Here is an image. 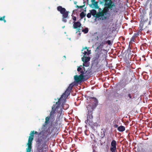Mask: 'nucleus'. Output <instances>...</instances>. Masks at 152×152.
<instances>
[{
	"mask_svg": "<svg viewBox=\"0 0 152 152\" xmlns=\"http://www.w3.org/2000/svg\"><path fill=\"white\" fill-rule=\"evenodd\" d=\"M62 96L58 100L57 102H56L55 104H54L52 107V111L50 114V116H48L45 118V124H44L43 126L44 127H46V126L49 124L50 122V117L51 115H52L53 114L55 113H56V111L57 113L60 114L59 116H60L62 114V109L66 110L69 107L68 104L62 103L61 104V105L60 106L62 103V100H64L65 101V100L66 98H65L64 96H63L62 98Z\"/></svg>",
	"mask_w": 152,
	"mask_h": 152,
	"instance_id": "f257e3e1",
	"label": "nucleus"
},
{
	"mask_svg": "<svg viewBox=\"0 0 152 152\" xmlns=\"http://www.w3.org/2000/svg\"><path fill=\"white\" fill-rule=\"evenodd\" d=\"M54 129V128H53L51 131H50L49 127L46 130L43 132L42 137L39 138L37 142V152H43V150L45 148H46L47 145L46 143L49 141L50 139L49 136Z\"/></svg>",
	"mask_w": 152,
	"mask_h": 152,
	"instance_id": "f03ea898",
	"label": "nucleus"
},
{
	"mask_svg": "<svg viewBox=\"0 0 152 152\" xmlns=\"http://www.w3.org/2000/svg\"><path fill=\"white\" fill-rule=\"evenodd\" d=\"M106 44H108L109 45L111 44L110 40H108L105 41L103 40L100 43H97L96 44H98V46L97 47L95 51L96 52L95 57L94 58V60L97 64L101 60H103L104 58V55L102 53V51H104V49H102V48Z\"/></svg>",
	"mask_w": 152,
	"mask_h": 152,
	"instance_id": "7ed1b4c3",
	"label": "nucleus"
},
{
	"mask_svg": "<svg viewBox=\"0 0 152 152\" xmlns=\"http://www.w3.org/2000/svg\"><path fill=\"white\" fill-rule=\"evenodd\" d=\"M102 2L104 3V7L103 11L107 13L109 10H112L115 7V5L113 0H102Z\"/></svg>",
	"mask_w": 152,
	"mask_h": 152,
	"instance_id": "20e7f679",
	"label": "nucleus"
},
{
	"mask_svg": "<svg viewBox=\"0 0 152 152\" xmlns=\"http://www.w3.org/2000/svg\"><path fill=\"white\" fill-rule=\"evenodd\" d=\"M91 15L94 17H96L97 18H99L100 17H101L100 18V19L104 20L107 19V17L104 16V15H106L107 13L106 12H104L103 11V10L101 12H99L98 13H97L96 11L95 10H92L91 11Z\"/></svg>",
	"mask_w": 152,
	"mask_h": 152,
	"instance_id": "39448f33",
	"label": "nucleus"
},
{
	"mask_svg": "<svg viewBox=\"0 0 152 152\" xmlns=\"http://www.w3.org/2000/svg\"><path fill=\"white\" fill-rule=\"evenodd\" d=\"M57 10L61 14H62V21L64 23L66 22L67 20L66 18L68 17L69 12L66 11L64 8H63L61 6L58 7Z\"/></svg>",
	"mask_w": 152,
	"mask_h": 152,
	"instance_id": "423d86ee",
	"label": "nucleus"
},
{
	"mask_svg": "<svg viewBox=\"0 0 152 152\" xmlns=\"http://www.w3.org/2000/svg\"><path fill=\"white\" fill-rule=\"evenodd\" d=\"M74 78L75 81L78 83L80 81H86L89 78V77H88L87 75L83 76L80 75H75Z\"/></svg>",
	"mask_w": 152,
	"mask_h": 152,
	"instance_id": "0eeeda50",
	"label": "nucleus"
},
{
	"mask_svg": "<svg viewBox=\"0 0 152 152\" xmlns=\"http://www.w3.org/2000/svg\"><path fill=\"white\" fill-rule=\"evenodd\" d=\"M75 85L74 83H72L70 84L67 88L66 89L65 92L62 95V98L63 96H64L65 98H67L68 96L70 94L71 90L72 89V87Z\"/></svg>",
	"mask_w": 152,
	"mask_h": 152,
	"instance_id": "6e6552de",
	"label": "nucleus"
},
{
	"mask_svg": "<svg viewBox=\"0 0 152 152\" xmlns=\"http://www.w3.org/2000/svg\"><path fill=\"white\" fill-rule=\"evenodd\" d=\"M92 111H88L87 115V120H86L85 123L86 124H88L89 125H92L93 116Z\"/></svg>",
	"mask_w": 152,
	"mask_h": 152,
	"instance_id": "1a4fd4ad",
	"label": "nucleus"
},
{
	"mask_svg": "<svg viewBox=\"0 0 152 152\" xmlns=\"http://www.w3.org/2000/svg\"><path fill=\"white\" fill-rule=\"evenodd\" d=\"M85 66H83H83L80 65L78 67L77 69V71L80 74V75L83 76H84L85 75H84L86 74L87 72V71H86Z\"/></svg>",
	"mask_w": 152,
	"mask_h": 152,
	"instance_id": "9d476101",
	"label": "nucleus"
},
{
	"mask_svg": "<svg viewBox=\"0 0 152 152\" xmlns=\"http://www.w3.org/2000/svg\"><path fill=\"white\" fill-rule=\"evenodd\" d=\"M33 140V137H30L28 138L27 143L28 147L26 149V152H31L32 148V142Z\"/></svg>",
	"mask_w": 152,
	"mask_h": 152,
	"instance_id": "9b49d317",
	"label": "nucleus"
},
{
	"mask_svg": "<svg viewBox=\"0 0 152 152\" xmlns=\"http://www.w3.org/2000/svg\"><path fill=\"white\" fill-rule=\"evenodd\" d=\"M90 60V58L89 57H86L85 56H83V57L82 58V60L83 62V66H88L89 64L88 63V62Z\"/></svg>",
	"mask_w": 152,
	"mask_h": 152,
	"instance_id": "f8f14e48",
	"label": "nucleus"
},
{
	"mask_svg": "<svg viewBox=\"0 0 152 152\" xmlns=\"http://www.w3.org/2000/svg\"><path fill=\"white\" fill-rule=\"evenodd\" d=\"M82 53L84 54V56H86V55H89L91 54V50H89L87 47L83 48V49L81 50Z\"/></svg>",
	"mask_w": 152,
	"mask_h": 152,
	"instance_id": "ddd939ff",
	"label": "nucleus"
},
{
	"mask_svg": "<svg viewBox=\"0 0 152 152\" xmlns=\"http://www.w3.org/2000/svg\"><path fill=\"white\" fill-rule=\"evenodd\" d=\"M73 28L74 29L77 28L78 29V31L80 32L79 30H80V29L79 28H80L81 25L80 22L79 21L77 22L74 21L73 22Z\"/></svg>",
	"mask_w": 152,
	"mask_h": 152,
	"instance_id": "4468645a",
	"label": "nucleus"
},
{
	"mask_svg": "<svg viewBox=\"0 0 152 152\" xmlns=\"http://www.w3.org/2000/svg\"><path fill=\"white\" fill-rule=\"evenodd\" d=\"M111 145V147H110V150H116V142L115 140L112 141Z\"/></svg>",
	"mask_w": 152,
	"mask_h": 152,
	"instance_id": "2eb2a0df",
	"label": "nucleus"
},
{
	"mask_svg": "<svg viewBox=\"0 0 152 152\" xmlns=\"http://www.w3.org/2000/svg\"><path fill=\"white\" fill-rule=\"evenodd\" d=\"M95 0H91V1L92 2V4H90V6L91 7L92 5L94 6V7L95 9H98L99 8V7L98 6V2L95 1Z\"/></svg>",
	"mask_w": 152,
	"mask_h": 152,
	"instance_id": "dca6fc26",
	"label": "nucleus"
},
{
	"mask_svg": "<svg viewBox=\"0 0 152 152\" xmlns=\"http://www.w3.org/2000/svg\"><path fill=\"white\" fill-rule=\"evenodd\" d=\"M107 35V33L106 32L104 33H102L99 35V38L101 39L102 41L104 39H107L108 37H106V36Z\"/></svg>",
	"mask_w": 152,
	"mask_h": 152,
	"instance_id": "f3484780",
	"label": "nucleus"
},
{
	"mask_svg": "<svg viewBox=\"0 0 152 152\" xmlns=\"http://www.w3.org/2000/svg\"><path fill=\"white\" fill-rule=\"evenodd\" d=\"M34 134H38V132L37 131L34 132V131H31L30 134V136H29V138L31 137H33V140H34Z\"/></svg>",
	"mask_w": 152,
	"mask_h": 152,
	"instance_id": "a211bd4d",
	"label": "nucleus"
},
{
	"mask_svg": "<svg viewBox=\"0 0 152 152\" xmlns=\"http://www.w3.org/2000/svg\"><path fill=\"white\" fill-rule=\"evenodd\" d=\"M144 22L142 21V22H141L140 25H139V28H140V29L139 30V31H141L142 30H143L144 29H145V28H144L143 26H144Z\"/></svg>",
	"mask_w": 152,
	"mask_h": 152,
	"instance_id": "6ab92c4d",
	"label": "nucleus"
},
{
	"mask_svg": "<svg viewBox=\"0 0 152 152\" xmlns=\"http://www.w3.org/2000/svg\"><path fill=\"white\" fill-rule=\"evenodd\" d=\"M118 129L119 132H122L124 131L125 130V127L123 126H119L118 128Z\"/></svg>",
	"mask_w": 152,
	"mask_h": 152,
	"instance_id": "aec40b11",
	"label": "nucleus"
},
{
	"mask_svg": "<svg viewBox=\"0 0 152 152\" xmlns=\"http://www.w3.org/2000/svg\"><path fill=\"white\" fill-rule=\"evenodd\" d=\"M86 15V14H85L83 12H82L80 14V15L81 19H83L84 17H85Z\"/></svg>",
	"mask_w": 152,
	"mask_h": 152,
	"instance_id": "412c9836",
	"label": "nucleus"
},
{
	"mask_svg": "<svg viewBox=\"0 0 152 152\" xmlns=\"http://www.w3.org/2000/svg\"><path fill=\"white\" fill-rule=\"evenodd\" d=\"M90 99H93L94 100V102H95V104H97L98 103V100L97 99L94 97H91L90 98Z\"/></svg>",
	"mask_w": 152,
	"mask_h": 152,
	"instance_id": "4be33fe9",
	"label": "nucleus"
},
{
	"mask_svg": "<svg viewBox=\"0 0 152 152\" xmlns=\"http://www.w3.org/2000/svg\"><path fill=\"white\" fill-rule=\"evenodd\" d=\"M119 10V9L117 8L116 7H114L113 9V11L115 13H117Z\"/></svg>",
	"mask_w": 152,
	"mask_h": 152,
	"instance_id": "5701e85b",
	"label": "nucleus"
},
{
	"mask_svg": "<svg viewBox=\"0 0 152 152\" xmlns=\"http://www.w3.org/2000/svg\"><path fill=\"white\" fill-rule=\"evenodd\" d=\"M88 31V28H86L82 30V31L85 34L87 33Z\"/></svg>",
	"mask_w": 152,
	"mask_h": 152,
	"instance_id": "b1692460",
	"label": "nucleus"
},
{
	"mask_svg": "<svg viewBox=\"0 0 152 152\" xmlns=\"http://www.w3.org/2000/svg\"><path fill=\"white\" fill-rule=\"evenodd\" d=\"M5 17V16H4L2 17H0V21L3 20L4 23L6 22V20L4 19Z\"/></svg>",
	"mask_w": 152,
	"mask_h": 152,
	"instance_id": "393cba45",
	"label": "nucleus"
},
{
	"mask_svg": "<svg viewBox=\"0 0 152 152\" xmlns=\"http://www.w3.org/2000/svg\"><path fill=\"white\" fill-rule=\"evenodd\" d=\"M142 16L143 18L144 17V16H145V15L146 14V12L145 10H142Z\"/></svg>",
	"mask_w": 152,
	"mask_h": 152,
	"instance_id": "a878e982",
	"label": "nucleus"
},
{
	"mask_svg": "<svg viewBox=\"0 0 152 152\" xmlns=\"http://www.w3.org/2000/svg\"><path fill=\"white\" fill-rule=\"evenodd\" d=\"M141 32V31H139L138 32L136 33H135L134 34V37H137L139 35L140 32Z\"/></svg>",
	"mask_w": 152,
	"mask_h": 152,
	"instance_id": "bb28decb",
	"label": "nucleus"
},
{
	"mask_svg": "<svg viewBox=\"0 0 152 152\" xmlns=\"http://www.w3.org/2000/svg\"><path fill=\"white\" fill-rule=\"evenodd\" d=\"M85 4H84L83 6H78V5H77L76 6V7L77 8H82L83 7H85Z\"/></svg>",
	"mask_w": 152,
	"mask_h": 152,
	"instance_id": "cd10ccee",
	"label": "nucleus"
},
{
	"mask_svg": "<svg viewBox=\"0 0 152 152\" xmlns=\"http://www.w3.org/2000/svg\"><path fill=\"white\" fill-rule=\"evenodd\" d=\"M91 13H88L87 14V17L88 18H90L91 17Z\"/></svg>",
	"mask_w": 152,
	"mask_h": 152,
	"instance_id": "c85d7f7f",
	"label": "nucleus"
},
{
	"mask_svg": "<svg viewBox=\"0 0 152 152\" xmlns=\"http://www.w3.org/2000/svg\"><path fill=\"white\" fill-rule=\"evenodd\" d=\"M72 19L73 20H74V21H75L76 20L77 18L75 16H72Z\"/></svg>",
	"mask_w": 152,
	"mask_h": 152,
	"instance_id": "c756f323",
	"label": "nucleus"
},
{
	"mask_svg": "<svg viewBox=\"0 0 152 152\" xmlns=\"http://www.w3.org/2000/svg\"><path fill=\"white\" fill-rule=\"evenodd\" d=\"M152 31V30H148L146 33L147 34H151V32Z\"/></svg>",
	"mask_w": 152,
	"mask_h": 152,
	"instance_id": "7c9ffc66",
	"label": "nucleus"
},
{
	"mask_svg": "<svg viewBox=\"0 0 152 152\" xmlns=\"http://www.w3.org/2000/svg\"><path fill=\"white\" fill-rule=\"evenodd\" d=\"M128 97H129V98L130 99H132V96H131V94H128Z\"/></svg>",
	"mask_w": 152,
	"mask_h": 152,
	"instance_id": "2f4dec72",
	"label": "nucleus"
},
{
	"mask_svg": "<svg viewBox=\"0 0 152 152\" xmlns=\"http://www.w3.org/2000/svg\"><path fill=\"white\" fill-rule=\"evenodd\" d=\"M130 50H131V48L130 47V44H129V47H128V50H129V51H130Z\"/></svg>",
	"mask_w": 152,
	"mask_h": 152,
	"instance_id": "473e14b6",
	"label": "nucleus"
},
{
	"mask_svg": "<svg viewBox=\"0 0 152 152\" xmlns=\"http://www.w3.org/2000/svg\"><path fill=\"white\" fill-rule=\"evenodd\" d=\"M93 140L94 141V142H95V143H96L97 142V141H96V139H95V138Z\"/></svg>",
	"mask_w": 152,
	"mask_h": 152,
	"instance_id": "72a5a7b5",
	"label": "nucleus"
},
{
	"mask_svg": "<svg viewBox=\"0 0 152 152\" xmlns=\"http://www.w3.org/2000/svg\"><path fill=\"white\" fill-rule=\"evenodd\" d=\"M111 152H115L116 150H110Z\"/></svg>",
	"mask_w": 152,
	"mask_h": 152,
	"instance_id": "f704fd0d",
	"label": "nucleus"
},
{
	"mask_svg": "<svg viewBox=\"0 0 152 152\" xmlns=\"http://www.w3.org/2000/svg\"><path fill=\"white\" fill-rule=\"evenodd\" d=\"M93 152H96V151L95 150L94 148H93Z\"/></svg>",
	"mask_w": 152,
	"mask_h": 152,
	"instance_id": "c9c22d12",
	"label": "nucleus"
},
{
	"mask_svg": "<svg viewBox=\"0 0 152 152\" xmlns=\"http://www.w3.org/2000/svg\"><path fill=\"white\" fill-rule=\"evenodd\" d=\"M96 39H99V37L98 36H97V37L96 38Z\"/></svg>",
	"mask_w": 152,
	"mask_h": 152,
	"instance_id": "e433bc0d",
	"label": "nucleus"
},
{
	"mask_svg": "<svg viewBox=\"0 0 152 152\" xmlns=\"http://www.w3.org/2000/svg\"><path fill=\"white\" fill-rule=\"evenodd\" d=\"M104 135L103 137H101V139H102L103 138V137H104Z\"/></svg>",
	"mask_w": 152,
	"mask_h": 152,
	"instance_id": "4c0bfd02",
	"label": "nucleus"
},
{
	"mask_svg": "<svg viewBox=\"0 0 152 152\" xmlns=\"http://www.w3.org/2000/svg\"><path fill=\"white\" fill-rule=\"evenodd\" d=\"M57 125H55V126H56Z\"/></svg>",
	"mask_w": 152,
	"mask_h": 152,
	"instance_id": "58836bf2",
	"label": "nucleus"
},
{
	"mask_svg": "<svg viewBox=\"0 0 152 152\" xmlns=\"http://www.w3.org/2000/svg\"><path fill=\"white\" fill-rule=\"evenodd\" d=\"M64 57L66 58L65 56H64Z\"/></svg>",
	"mask_w": 152,
	"mask_h": 152,
	"instance_id": "ea45409f",
	"label": "nucleus"
},
{
	"mask_svg": "<svg viewBox=\"0 0 152 152\" xmlns=\"http://www.w3.org/2000/svg\"><path fill=\"white\" fill-rule=\"evenodd\" d=\"M116 127H117L118 125H116Z\"/></svg>",
	"mask_w": 152,
	"mask_h": 152,
	"instance_id": "a19ab883",
	"label": "nucleus"
},
{
	"mask_svg": "<svg viewBox=\"0 0 152 152\" xmlns=\"http://www.w3.org/2000/svg\"><path fill=\"white\" fill-rule=\"evenodd\" d=\"M91 138L92 139V137H91Z\"/></svg>",
	"mask_w": 152,
	"mask_h": 152,
	"instance_id": "79ce46f5",
	"label": "nucleus"
},
{
	"mask_svg": "<svg viewBox=\"0 0 152 152\" xmlns=\"http://www.w3.org/2000/svg\"><path fill=\"white\" fill-rule=\"evenodd\" d=\"M150 21L149 22V24H150Z\"/></svg>",
	"mask_w": 152,
	"mask_h": 152,
	"instance_id": "37998d69",
	"label": "nucleus"
}]
</instances>
